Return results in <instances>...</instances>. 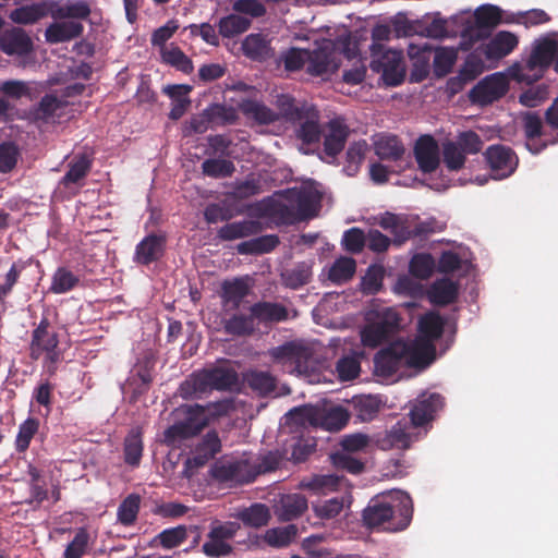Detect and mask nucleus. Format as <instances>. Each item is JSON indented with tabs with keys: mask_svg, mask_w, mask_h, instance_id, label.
<instances>
[{
	"mask_svg": "<svg viewBox=\"0 0 558 558\" xmlns=\"http://www.w3.org/2000/svg\"><path fill=\"white\" fill-rule=\"evenodd\" d=\"M154 368H155V359L151 355H144L138 362L135 364L132 369L128 383L134 384L135 380L142 381L144 386L150 385L154 380Z\"/></svg>",
	"mask_w": 558,
	"mask_h": 558,
	"instance_id": "obj_59",
	"label": "nucleus"
},
{
	"mask_svg": "<svg viewBox=\"0 0 558 558\" xmlns=\"http://www.w3.org/2000/svg\"><path fill=\"white\" fill-rule=\"evenodd\" d=\"M255 317L250 315L234 314L225 322V330L232 336H250L255 331Z\"/></svg>",
	"mask_w": 558,
	"mask_h": 558,
	"instance_id": "obj_53",
	"label": "nucleus"
},
{
	"mask_svg": "<svg viewBox=\"0 0 558 558\" xmlns=\"http://www.w3.org/2000/svg\"><path fill=\"white\" fill-rule=\"evenodd\" d=\"M509 89L508 78L501 73L486 76L478 82L470 92L473 102L489 105L502 98Z\"/></svg>",
	"mask_w": 558,
	"mask_h": 558,
	"instance_id": "obj_17",
	"label": "nucleus"
},
{
	"mask_svg": "<svg viewBox=\"0 0 558 558\" xmlns=\"http://www.w3.org/2000/svg\"><path fill=\"white\" fill-rule=\"evenodd\" d=\"M374 149L380 160L393 161L404 168L409 166L404 159L405 148L397 135H380L374 142Z\"/></svg>",
	"mask_w": 558,
	"mask_h": 558,
	"instance_id": "obj_24",
	"label": "nucleus"
},
{
	"mask_svg": "<svg viewBox=\"0 0 558 558\" xmlns=\"http://www.w3.org/2000/svg\"><path fill=\"white\" fill-rule=\"evenodd\" d=\"M166 239L162 235L149 234L135 247L134 262L148 266L157 262L163 254Z\"/></svg>",
	"mask_w": 558,
	"mask_h": 558,
	"instance_id": "obj_28",
	"label": "nucleus"
},
{
	"mask_svg": "<svg viewBox=\"0 0 558 558\" xmlns=\"http://www.w3.org/2000/svg\"><path fill=\"white\" fill-rule=\"evenodd\" d=\"M250 293V286L243 278L225 280L221 284V299L225 305L231 310H238L243 299Z\"/></svg>",
	"mask_w": 558,
	"mask_h": 558,
	"instance_id": "obj_39",
	"label": "nucleus"
},
{
	"mask_svg": "<svg viewBox=\"0 0 558 558\" xmlns=\"http://www.w3.org/2000/svg\"><path fill=\"white\" fill-rule=\"evenodd\" d=\"M236 519L244 525L259 529L266 526L271 518L269 508L264 504H253L238 511Z\"/></svg>",
	"mask_w": 558,
	"mask_h": 558,
	"instance_id": "obj_46",
	"label": "nucleus"
},
{
	"mask_svg": "<svg viewBox=\"0 0 558 558\" xmlns=\"http://www.w3.org/2000/svg\"><path fill=\"white\" fill-rule=\"evenodd\" d=\"M47 14L49 13L45 2L43 4L34 3L16 8L11 11L9 17L12 22L16 24L29 25L38 22Z\"/></svg>",
	"mask_w": 558,
	"mask_h": 558,
	"instance_id": "obj_49",
	"label": "nucleus"
},
{
	"mask_svg": "<svg viewBox=\"0 0 558 558\" xmlns=\"http://www.w3.org/2000/svg\"><path fill=\"white\" fill-rule=\"evenodd\" d=\"M404 365L415 368H425L434 360L436 354L435 344L430 341L417 340L413 344L405 342Z\"/></svg>",
	"mask_w": 558,
	"mask_h": 558,
	"instance_id": "obj_30",
	"label": "nucleus"
},
{
	"mask_svg": "<svg viewBox=\"0 0 558 558\" xmlns=\"http://www.w3.org/2000/svg\"><path fill=\"white\" fill-rule=\"evenodd\" d=\"M445 319L436 312L423 315L418 320V332L422 341H434L441 338L445 328Z\"/></svg>",
	"mask_w": 558,
	"mask_h": 558,
	"instance_id": "obj_45",
	"label": "nucleus"
},
{
	"mask_svg": "<svg viewBox=\"0 0 558 558\" xmlns=\"http://www.w3.org/2000/svg\"><path fill=\"white\" fill-rule=\"evenodd\" d=\"M78 282V276L73 274L66 267H59L52 275L49 290L54 294L68 293L77 287Z\"/></svg>",
	"mask_w": 558,
	"mask_h": 558,
	"instance_id": "obj_52",
	"label": "nucleus"
},
{
	"mask_svg": "<svg viewBox=\"0 0 558 558\" xmlns=\"http://www.w3.org/2000/svg\"><path fill=\"white\" fill-rule=\"evenodd\" d=\"M413 154L423 173H432L439 167V146L432 135H421L415 142Z\"/></svg>",
	"mask_w": 558,
	"mask_h": 558,
	"instance_id": "obj_20",
	"label": "nucleus"
},
{
	"mask_svg": "<svg viewBox=\"0 0 558 558\" xmlns=\"http://www.w3.org/2000/svg\"><path fill=\"white\" fill-rule=\"evenodd\" d=\"M210 476L219 483H251L256 473L246 460H218L210 468Z\"/></svg>",
	"mask_w": 558,
	"mask_h": 558,
	"instance_id": "obj_9",
	"label": "nucleus"
},
{
	"mask_svg": "<svg viewBox=\"0 0 558 558\" xmlns=\"http://www.w3.org/2000/svg\"><path fill=\"white\" fill-rule=\"evenodd\" d=\"M522 129L526 138V148L532 154H539L547 147V143H536L543 135V120L537 112L526 111L522 112L521 116Z\"/></svg>",
	"mask_w": 558,
	"mask_h": 558,
	"instance_id": "obj_27",
	"label": "nucleus"
},
{
	"mask_svg": "<svg viewBox=\"0 0 558 558\" xmlns=\"http://www.w3.org/2000/svg\"><path fill=\"white\" fill-rule=\"evenodd\" d=\"M296 122L300 123L296 130V136L301 140L303 145H316L320 142L322 129L319 125V111L315 106H312L308 112L302 116V120Z\"/></svg>",
	"mask_w": 558,
	"mask_h": 558,
	"instance_id": "obj_32",
	"label": "nucleus"
},
{
	"mask_svg": "<svg viewBox=\"0 0 558 558\" xmlns=\"http://www.w3.org/2000/svg\"><path fill=\"white\" fill-rule=\"evenodd\" d=\"M278 109L279 119L283 118L286 121L296 123L302 120V116L308 112V109L313 106L307 102L296 104L295 99L286 94L278 95L275 102Z\"/></svg>",
	"mask_w": 558,
	"mask_h": 558,
	"instance_id": "obj_41",
	"label": "nucleus"
},
{
	"mask_svg": "<svg viewBox=\"0 0 558 558\" xmlns=\"http://www.w3.org/2000/svg\"><path fill=\"white\" fill-rule=\"evenodd\" d=\"M402 52L387 50L380 53L378 59H373L371 69L381 73V78L387 86H398L404 81L405 70L402 66Z\"/></svg>",
	"mask_w": 558,
	"mask_h": 558,
	"instance_id": "obj_15",
	"label": "nucleus"
},
{
	"mask_svg": "<svg viewBox=\"0 0 558 558\" xmlns=\"http://www.w3.org/2000/svg\"><path fill=\"white\" fill-rule=\"evenodd\" d=\"M241 110L245 116L253 118L259 124H270L279 120L276 111L256 100H244L241 104Z\"/></svg>",
	"mask_w": 558,
	"mask_h": 558,
	"instance_id": "obj_50",
	"label": "nucleus"
},
{
	"mask_svg": "<svg viewBox=\"0 0 558 558\" xmlns=\"http://www.w3.org/2000/svg\"><path fill=\"white\" fill-rule=\"evenodd\" d=\"M458 294V284L448 278L436 280L428 291L429 301L438 306H446L453 303Z\"/></svg>",
	"mask_w": 558,
	"mask_h": 558,
	"instance_id": "obj_40",
	"label": "nucleus"
},
{
	"mask_svg": "<svg viewBox=\"0 0 558 558\" xmlns=\"http://www.w3.org/2000/svg\"><path fill=\"white\" fill-rule=\"evenodd\" d=\"M376 219L380 228L392 234L391 241L397 246L404 244L411 239H424L434 231L430 223L420 221L417 218L407 215L386 211Z\"/></svg>",
	"mask_w": 558,
	"mask_h": 558,
	"instance_id": "obj_4",
	"label": "nucleus"
},
{
	"mask_svg": "<svg viewBox=\"0 0 558 558\" xmlns=\"http://www.w3.org/2000/svg\"><path fill=\"white\" fill-rule=\"evenodd\" d=\"M162 61L184 74H191L194 70L192 60L179 48L171 46L161 50Z\"/></svg>",
	"mask_w": 558,
	"mask_h": 558,
	"instance_id": "obj_58",
	"label": "nucleus"
},
{
	"mask_svg": "<svg viewBox=\"0 0 558 558\" xmlns=\"http://www.w3.org/2000/svg\"><path fill=\"white\" fill-rule=\"evenodd\" d=\"M400 329V314L387 307L376 312L374 318L368 320L361 331V340L365 347L374 349L392 338Z\"/></svg>",
	"mask_w": 558,
	"mask_h": 558,
	"instance_id": "obj_6",
	"label": "nucleus"
},
{
	"mask_svg": "<svg viewBox=\"0 0 558 558\" xmlns=\"http://www.w3.org/2000/svg\"><path fill=\"white\" fill-rule=\"evenodd\" d=\"M519 44L515 34L500 31L486 44L484 54L488 60H499L510 54Z\"/></svg>",
	"mask_w": 558,
	"mask_h": 558,
	"instance_id": "obj_31",
	"label": "nucleus"
},
{
	"mask_svg": "<svg viewBox=\"0 0 558 558\" xmlns=\"http://www.w3.org/2000/svg\"><path fill=\"white\" fill-rule=\"evenodd\" d=\"M445 399L437 392H424L414 401L409 416L413 427H421L435 418L436 413L442 409Z\"/></svg>",
	"mask_w": 558,
	"mask_h": 558,
	"instance_id": "obj_18",
	"label": "nucleus"
},
{
	"mask_svg": "<svg viewBox=\"0 0 558 558\" xmlns=\"http://www.w3.org/2000/svg\"><path fill=\"white\" fill-rule=\"evenodd\" d=\"M90 534L86 527H78L73 539L64 549L63 558H83L88 553Z\"/></svg>",
	"mask_w": 558,
	"mask_h": 558,
	"instance_id": "obj_56",
	"label": "nucleus"
},
{
	"mask_svg": "<svg viewBox=\"0 0 558 558\" xmlns=\"http://www.w3.org/2000/svg\"><path fill=\"white\" fill-rule=\"evenodd\" d=\"M356 263L352 257H340L329 269L328 278L335 283L349 281L355 274Z\"/></svg>",
	"mask_w": 558,
	"mask_h": 558,
	"instance_id": "obj_57",
	"label": "nucleus"
},
{
	"mask_svg": "<svg viewBox=\"0 0 558 558\" xmlns=\"http://www.w3.org/2000/svg\"><path fill=\"white\" fill-rule=\"evenodd\" d=\"M315 515L322 520H331L340 514L343 509L342 498H330L312 504Z\"/></svg>",
	"mask_w": 558,
	"mask_h": 558,
	"instance_id": "obj_63",
	"label": "nucleus"
},
{
	"mask_svg": "<svg viewBox=\"0 0 558 558\" xmlns=\"http://www.w3.org/2000/svg\"><path fill=\"white\" fill-rule=\"evenodd\" d=\"M202 171L204 175L215 179L229 178L235 171V166L228 159L208 158L203 161Z\"/></svg>",
	"mask_w": 558,
	"mask_h": 558,
	"instance_id": "obj_55",
	"label": "nucleus"
},
{
	"mask_svg": "<svg viewBox=\"0 0 558 558\" xmlns=\"http://www.w3.org/2000/svg\"><path fill=\"white\" fill-rule=\"evenodd\" d=\"M484 157L495 180L510 177L518 167V157L513 149L501 144L488 146Z\"/></svg>",
	"mask_w": 558,
	"mask_h": 558,
	"instance_id": "obj_12",
	"label": "nucleus"
},
{
	"mask_svg": "<svg viewBox=\"0 0 558 558\" xmlns=\"http://www.w3.org/2000/svg\"><path fill=\"white\" fill-rule=\"evenodd\" d=\"M307 508V499L302 494H286L275 506V513L280 521L289 522L301 517Z\"/></svg>",
	"mask_w": 558,
	"mask_h": 558,
	"instance_id": "obj_29",
	"label": "nucleus"
},
{
	"mask_svg": "<svg viewBox=\"0 0 558 558\" xmlns=\"http://www.w3.org/2000/svg\"><path fill=\"white\" fill-rule=\"evenodd\" d=\"M183 418L169 426L163 433V441L175 446L182 440L198 435L207 425L206 410L201 404L183 405Z\"/></svg>",
	"mask_w": 558,
	"mask_h": 558,
	"instance_id": "obj_5",
	"label": "nucleus"
},
{
	"mask_svg": "<svg viewBox=\"0 0 558 558\" xmlns=\"http://www.w3.org/2000/svg\"><path fill=\"white\" fill-rule=\"evenodd\" d=\"M244 54L254 61H266L274 57L270 40L262 34H250L242 43Z\"/></svg>",
	"mask_w": 558,
	"mask_h": 558,
	"instance_id": "obj_36",
	"label": "nucleus"
},
{
	"mask_svg": "<svg viewBox=\"0 0 558 558\" xmlns=\"http://www.w3.org/2000/svg\"><path fill=\"white\" fill-rule=\"evenodd\" d=\"M58 344V333L50 329L48 318H41L37 327L32 332V340L29 344L31 359L38 360L43 354H46L47 357L53 362L56 360V349Z\"/></svg>",
	"mask_w": 558,
	"mask_h": 558,
	"instance_id": "obj_14",
	"label": "nucleus"
},
{
	"mask_svg": "<svg viewBox=\"0 0 558 558\" xmlns=\"http://www.w3.org/2000/svg\"><path fill=\"white\" fill-rule=\"evenodd\" d=\"M221 451V440L216 430H209L195 446L192 451V457L187 458L184 462L183 474L186 477L193 475L194 470H197L208 461L214 459L217 453Z\"/></svg>",
	"mask_w": 558,
	"mask_h": 558,
	"instance_id": "obj_13",
	"label": "nucleus"
},
{
	"mask_svg": "<svg viewBox=\"0 0 558 558\" xmlns=\"http://www.w3.org/2000/svg\"><path fill=\"white\" fill-rule=\"evenodd\" d=\"M204 116L216 124H233L238 120L236 110L233 107L216 104L204 111Z\"/></svg>",
	"mask_w": 558,
	"mask_h": 558,
	"instance_id": "obj_62",
	"label": "nucleus"
},
{
	"mask_svg": "<svg viewBox=\"0 0 558 558\" xmlns=\"http://www.w3.org/2000/svg\"><path fill=\"white\" fill-rule=\"evenodd\" d=\"M244 383L259 397H269L276 393L278 380L276 376L266 371L250 369L243 375Z\"/></svg>",
	"mask_w": 558,
	"mask_h": 558,
	"instance_id": "obj_34",
	"label": "nucleus"
},
{
	"mask_svg": "<svg viewBox=\"0 0 558 558\" xmlns=\"http://www.w3.org/2000/svg\"><path fill=\"white\" fill-rule=\"evenodd\" d=\"M413 426L405 420L398 421L389 430H386L377 439L378 447L383 450L409 449L412 442L410 429Z\"/></svg>",
	"mask_w": 558,
	"mask_h": 558,
	"instance_id": "obj_23",
	"label": "nucleus"
},
{
	"mask_svg": "<svg viewBox=\"0 0 558 558\" xmlns=\"http://www.w3.org/2000/svg\"><path fill=\"white\" fill-rule=\"evenodd\" d=\"M312 276V264L307 262H300L292 268L284 270L281 274V280L284 287L296 290L307 284L311 281Z\"/></svg>",
	"mask_w": 558,
	"mask_h": 558,
	"instance_id": "obj_47",
	"label": "nucleus"
},
{
	"mask_svg": "<svg viewBox=\"0 0 558 558\" xmlns=\"http://www.w3.org/2000/svg\"><path fill=\"white\" fill-rule=\"evenodd\" d=\"M556 39L543 37L533 43L529 58L514 62L507 70L508 76L518 82L532 85L544 76L555 59Z\"/></svg>",
	"mask_w": 558,
	"mask_h": 558,
	"instance_id": "obj_2",
	"label": "nucleus"
},
{
	"mask_svg": "<svg viewBox=\"0 0 558 558\" xmlns=\"http://www.w3.org/2000/svg\"><path fill=\"white\" fill-rule=\"evenodd\" d=\"M44 88V85L37 83L11 80L3 82L0 90L9 98L21 99L26 97L33 101L40 97Z\"/></svg>",
	"mask_w": 558,
	"mask_h": 558,
	"instance_id": "obj_42",
	"label": "nucleus"
},
{
	"mask_svg": "<svg viewBox=\"0 0 558 558\" xmlns=\"http://www.w3.org/2000/svg\"><path fill=\"white\" fill-rule=\"evenodd\" d=\"M240 527V523L235 521H213L207 534V541L202 545L203 554L210 558L230 556L233 553V547L229 541L236 535Z\"/></svg>",
	"mask_w": 558,
	"mask_h": 558,
	"instance_id": "obj_8",
	"label": "nucleus"
},
{
	"mask_svg": "<svg viewBox=\"0 0 558 558\" xmlns=\"http://www.w3.org/2000/svg\"><path fill=\"white\" fill-rule=\"evenodd\" d=\"M262 215L271 219L276 226H291L299 222L295 207L270 197L263 199Z\"/></svg>",
	"mask_w": 558,
	"mask_h": 558,
	"instance_id": "obj_26",
	"label": "nucleus"
},
{
	"mask_svg": "<svg viewBox=\"0 0 558 558\" xmlns=\"http://www.w3.org/2000/svg\"><path fill=\"white\" fill-rule=\"evenodd\" d=\"M189 538V529L186 525L166 529L158 534V539L163 548L171 549L181 545Z\"/></svg>",
	"mask_w": 558,
	"mask_h": 558,
	"instance_id": "obj_64",
	"label": "nucleus"
},
{
	"mask_svg": "<svg viewBox=\"0 0 558 558\" xmlns=\"http://www.w3.org/2000/svg\"><path fill=\"white\" fill-rule=\"evenodd\" d=\"M141 506V497L137 494H131L125 499L122 500L118 508V521L125 525H132L136 519L140 511Z\"/></svg>",
	"mask_w": 558,
	"mask_h": 558,
	"instance_id": "obj_61",
	"label": "nucleus"
},
{
	"mask_svg": "<svg viewBox=\"0 0 558 558\" xmlns=\"http://www.w3.org/2000/svg\"><path fill=\"white\" fill-rule=\"evenodd\" d=\"M405 352V342L400 340L379 350L374 356L376 374L388 377L397 373L404 365Z\"/></svg>",
	"mask_w": 558,
	"mask_h": 558,
	"instance_id": "obj_19",
	"label": "nucleus"
},
{
	"mask_svg": "<svg viewBox=\"0 0 558 558\" xmlns=\"http://www.w3.org/2000/svg\"><path fill=\"white\" fill-rule=\"evenodd\" d=\"M39 420L35 417H28L19 426V432L15 438V450L19 453H24L34 436L38 433Z\"/></svg>",
	"mask_w": 558,
	"mask_h": 558,
	"instance_id": "obj_60",
	"label": "nucleus"
},
{
	"mask_svg": "<svg viewBox=\"0 0 558 558\" xmlns=\"http://www.w3.org/2000/svg\"><path fill=\"white\" fill-rule=\"evenodd\" d=\"M46 8L53 20H86L92 12L86 0H68L66 2L50 0L46 2Z\"/></svg>",
	"mask_w": 558,
	"mask_h": 558,
	"instance_id": "obj_22",
	"label": "nucleus"
},
{
	"mask_svg": "<svg viewBox=\"0 0 558 558\" xmlns=\"http://www.w3.org/2000/svg\"><path fill=\"white\" fill-rule=\"evenodd\" d=\"M413 504L408 494L396 493L372 498L362 512L364 526L369 530L399 532L412 520Z\"/></svg>",
	"mask_w": 558,
	"mask_h": 558,
	"instance_id": "obj_1",
	"label": "nucleus"
},
{
	"mask_svg": "<svg viewBox=\"0 0 558 558\" xmlns=\"http://www.w3.org/2000/svg\"><path fill=\"white\" fill-rule=\"evenodd\" d=\"M68 104L64 97H59L56 92H51L40 97L39 101L29 109V116L37 122H54L63 114Z\"/></svg>",
	"mask_w": 558,
	"mask_h": 558,
	"instance_id": "obj_21",
	"label": "nucleus"
},
{
	"mask_svg": "<svg viewBox=\"0 0 558 558\" xmlns=\"http://www.w3.org/2000/svg\"><path fill=\"white\" fill-rule=\"evenodd\" d=\"M271 360L289 374L308 375L311 372V351L293 341L269 350Z\"/></svg>",
	"mask_w": 558,
	"mask_h": 558,
	"instance_id": "obj_7",
	"label": "nucleus"
},
{
	"mask_svg": "<svg viewBox=\"0 0 558 558\" xmlns=\"http://www.w3.org/2000/svg\"><path fill=\"white\" fill-rule=\"evenodd\" d=\"M501 20V10L498 7L483 4L475 10L474 23L463 29L462 37L477 41L488 36L492 28L500 24Z\"/></svg>",
	"mask_w": 558,
	"mask_h": 558,
	"instance_id": "obj_10",
	"label": "nucleus"
},
{
	"mask_svg": "<svg viewBox=\"0 0 558 558\" xmlns=\"http://www.w3.org/2000/svg\"><path fill=\"white\" fill-rule=\"evenodd\" d=\"M238 383L239 375L233 368L213 366L191 374L180 391L183 398H196L213 390H231Z\"/></svg>",
	"mask_w": 558,
	"mask_h": 558,
	"instance_id": "obj_3",
	"label": "nucleus"
},
{
	"mask_svg": "<svg viewBox=\"0 0 558 558\" xmlns=\"http://www.w3.org/2000/svg\"><path fill=\"white\" fill-rule=\"evenodd\" d=\"M380 400L374 396H361L352 400L353 414L360 422L373 421L380 411Z\"/></svg>",
	"mask_w": 558,
	"mask_h": 558,
	"instance_id": "obj_48",
	"label": "nucleus"
},
{
	"mask_svg": "<svg viewBox=\"0 0 558 558\" xmlns=\"http://www.w3.org/2000/svg\"><path fill=\"white\" fill-rule=\"evenodd\" d=\"M69 170L63 175L61 183L64 186L76 184L87 177L93 167V158L87 154H76L68 165Z\"/></svg>",
	"mask_w": 558,
	"mask_h": 558,
	"instance_id": "obj_43",
	"label": "nucleus"
},
{
	"mask_svg": "<svg viewBox=\"0 0 558 558\" xmlns=\"http://www.w3.org/2000/svg\"><path fill=\"white\" fill-rule=\"evenodd\" d=\"M83 32L84 26L80 22H54L46 28L45 38L47 43L60 44L81 37Z\"/></svg>",
	"mask_w": 558,
	"mask_h": 558,
	"instance_id": "obj_33",
	"label": "nucleus"
},
{
	"mask_svg": "<svg viewBox=\"0 0 558 558\" xmlns=\"http://www.w3.org/2000/svg\"><path fill=\"white\" fill-rule=\"evenodd\" d=\"M298 527L294 524H288L286 526L267 530L264 539L268 545L280 548L288 546L294 541Z\"/></svg>",
	"mask_w": 558,
	"mask_h": 558,
	"instance_id": "obj_54",
	"label": "nucleus"
},
{
	"mask_svg": "<svg viewBox=\"0 0 558 558\" xmlns=\"http://www.w3.org/2000/svg\"><path fill=\"white\" fill-rule=\"evenodd\" d=\"M251 20L239 14H229L220 19L218 23L219 35L226 38H232L248 29Z\"/></svg>",
	"mask_w": 558,
	"mask_h": 558,
	"instance_id": "obj_51",
	"label": "nucleus"
},
{
	"mask_svg": "<svg viewBox=\"0 0 558 558\" xmlns=\"http://www.w3.org/2000/svg\"><path fill=\"white\" fill-rule=\"evenodd\" d=\"M0 48L8 56H25L33 50V41L23 28L13 27L2 34Z\"/></svg>",
	"mask_w": 558,
	"mask_h": 558,
	"instance_id": "obj_25",
	"label": "nucleus"
},
{
	"mask_svg": "<svg viewBox=\"0 0 558 558\" xmlns=\"http://www.w3.org/2000/svg\"><path fill=\"white\" fill-rule=\"evenodd\" d=\"M306 72L313 76H320L338 68L336 61L335 44L330 39H324L313 50H306Z\"/></svg>",
	"mask_w": 558,
	"mask_h": 558,
	"instance_id": "obj_16",
	"label": "nucleus"
},
{
	"mask_svg": "<svg viewBox=\"0 0 558 558\" xmlns=\"http://www.w3.org/2000/svg\"><path fill=\"white\" fill-rule=\"evenodd\" d=\"M326 130L320 159L325 162L332 163L343 150L350 135V129L343 118L336 117L328 121Z\"/></svg>",
	"mask_w": 558,
	"mask_h": 558,
	"instance_id": "obj_11",
	"label": "nucleus"
},
{
	"mask_svg": "<svg viewBox=\"0 0 558 558\" xmlns=\"http://www.w3.org/2000/svg\"><path fill=\"white\" fill-rule=\"evenodd\" d=\"M286 198L295 203V213L299 221H304L316 216V204L318 202L315 194L306 190H288L284 192Z\"/></svg>",
	"mask_w": 558,
	"mask_h": 558,
	"instance_id": "obj_35",
	"label": "nucleus"
},
{
	"mask_svg": "<svg viewBox=\"0 0 558 558\" xmlns=\"http://www.w3.org/2000/svg\"><path fill=\"white\" fill-rule=\"evenodd\" d=\"M143 450L144 445L142 439V430L140 427H134L124 438V462L132 468H137L141 464Z\"/></svg>",
	"mask_w": 558,
	"mask_h": 558,
	"instance_id": "obj_44",
	"label": "nucleus"
},
{
	"mask_svg": "<svg viewBox=\"0 0 558 558\" xmlns=\"http://www.w3.org/2000/svg\"><path fill=\"white\" fill-rule=\"evenodd\" d=\"M250 313L259 323H280L288 319L289 313L284 305L276 302L260 301L250 307Z\"/></svg>",
	"mask_w": 558,
	"mask_h": 558,
	"instance_id": "obj_37",
	"label": "nucleus"
},
{
	"mask_svg": "<svg viewBox=\"0 0 558 558\" xmlns=\"http://www.w3.org/2000/svg\"><path fill=\"white\" fill-rule=\"evenodd\" d=\"M262 223L256 220H243L222 226L217 235L222 241H233L236 239L255 235L262 231Z\"/></svg>",
	"mask_w": 558,
	"mask_h": 558,
	"instance_id": "obj_38",
	"label": "nucleus"
}]
</instances>
